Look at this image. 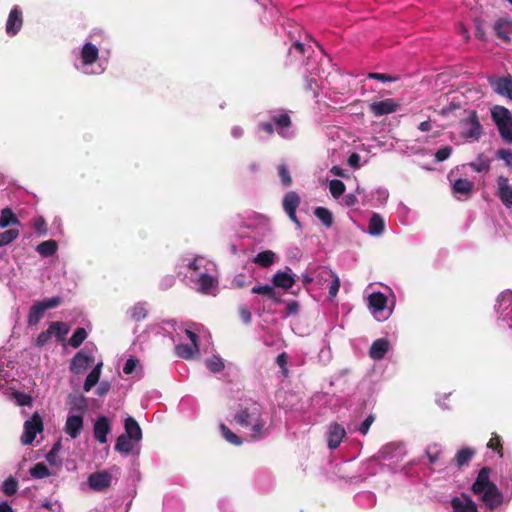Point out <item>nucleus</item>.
Segmentation results:
<instances>
[{
    "label": "nucleus",
    "instance_id": "nucleus-24",
    "mask_svg": "<svg viewBox=\"0 0 512 512\" xmlns=\"http://www.w3.org/2000/svg\"><path fill=\"white\" fill-rule=\"evenodd\" d=\"M494 31L498 38L505 42H509V35L512 33V21L508 19H499L494 24Z\"/></svg>",
    "mask_w": 512,
    "mask_h": 512
},
{
    "label": "nucleus",
    "instance_id": "nucleus-6",
    "mask_svg": "<svg viewBox=\"0 0 512 512\" xmlns=\"http://www.w3.org/2000/svg\"><path fill=\"white\" fill-rule=\"evenodd\" d=\"M112 475L106 471H97L89 475L88 485L94 491H104L111 486Z\"/></svg>",
    "mask_w": 512,
    "mask_h": 512
},
{
    "label": "nucleus",
    "instance_id": "nucleus-58",
    "mask_svg": "<svg viewBox=\"0 0 512 512\" xmlns=\"http://www.w3.org/2000/svg\"><path fill=\"white\" fill-rule=\"evenodd\" d=\"M451 154L452 148L450 146L442 147L435 153V160L437 162H443L447 160L451 156Z\"/></svg>",
    "mask_w": 512,
    "mask_h": 512
},
{
    "label": "nucleus",
    "instance_id": "nucleus-46",
    "mask_svg": "<svg viewBox=\"0 0 512 512\" xmlns=\"http://www.w3.org/2000/svg\"><path fill=\"white\" fill-rule=\"evenodd\" d=\"M345 189L346 186L341 180L333 179L329 183L330 193L336 199H338L340 196L344 194Z\"/></svg>",
    "mask_w": 512,
    "mask_h": 512
},
{
    "label": "nucleus",
    "instance_id": "nucleus-16",
    "mask_svg": "<svg viewBox=\"0 0 512 512\" xmlns=\"http://www.w3.org/2000/svg\"><path fill=\"white\" fill-rule=\"evenodd\" d=\"M251 428L250 437L252 440H260L269 435V428L266 426V420L262 418L261 413L255 417L252 424L249 426Z\"/></svg>",
    "mask_w": 512,
    "mask_h": 512
},
{
    "label": "nucleus",
    "instance_id": "nucleus-8",
    "mask_svg": "<svg viewBox=\"0 0 512 512\" xmlns=\"http://www.w3.org/2000/svg\"><path fill=\"white\" fill-rule=\"evenodd\" d=\"M399 106V103H397L394 99L387 98L382 101L372 102L370 104V112L375 117H380L396 112Z\"/></svg>",
    "mask_w": 512,
    "mask_h": 512
},
{
    "label": "nucleus",
    "instance_id": "nucleus-43",
    "mask_svg": "<svg viewBox=\"0 0 512 512\" xmlns=\"http://www.w3.org/2000/svg\"><path fill=\"white\" fill-rule=\"evenodd\" d=\"M1 489L6 496H13L18 490V481L13 476H9L4 480Z\"/></svg>",
    "mask_w": 512,
    "mask_h": 512
},
{
    "label": "nucleus",
    "instance_id": "nucleus-18",
    "mask_svg": "<svg viewBox=\"0 0 512 512\" xmlns=\"http://www.w3.org/2000/svg\"><path fill=\"white\" fill-rule=\"evenodd\" d=\"M345 429L338 423H333L329 427L328 432V447L330 449H336L339 447L342 439L345 437Z\"/></svg>",
    "mask_w": 512,
    "mask_h": 512
},
{
    "label": "nucleus",
    "instance_id": "nucleus-21",
    "mask_svg": "<svg viewBox=\"0 0 512 512\" xmlns=\"http://www.w3.org/2000/svg\"><path fill=\"white\" fill-rule=\"evenodd\" d=\"M451 506L455 512H477V506L469 497H454Z\"/></svg>",
    "mask_w": 512,
    "mask_h": 512
},
{
    "label": "nucleus",
    "instance_id": "nucleus-60",
    "mask_svg": "<svg viewBox=\"0 0 512 512\" xmlns=\"http://www.w3.org/2000/svg\"><path fill=\"white\" fill-rule=\"evenodd\" d=\"M238 313H239L240 318L242 319V321L245 324H250L251 323V321H252V313L250 312V310L245 305L239 306Z\"/></svg>",
    "mask_w": 512,
    "mask_h": 512
},
{
    "label": "nucleus",
    "instance_id": "nucleus-11",
    "mask_svg": "<svg viewBox=\"0 0 512 512\" xmlns=\"http://www.w3.org/2000/svg\"><path fill=\"white\" fill-rule=\"evenodd\" d=\"M497 196L504 206L512 207V186L509 184V179L502 175L497 178Z\"/></svg>",
    "mask_w": 512,
    "mask_h": 512
},
{
    "label": "nucleus",
    "instance_id": "nucleus-14",
    "mask_svg": "<svg viewBox=\"0 0 512 512\" xmlns=\"http://www.w3.org/2000/svg\"><path fill=\"white\" fill-rule=\"evenodd\" d=\"M260 413L261 411L256 405L252 408H243L234 416V420L243 427H249Z\"/></svg>",
    "mask_w": 512,
    "mask_h": 512
},
{
    "label": "nucleus",
    "instance_id": "nucleus-32",
    "mask_svg": "<svg viewBox=\"0 0 512 512\" xmlns=\"http://www.w3.org/2000/svg\"><path fill=\"white\" fill-rule=\"evenodd\" d=\"M198 283L199 291L204 294H209L211 289L216 286L217 281L213 276L203 273L200 275Z\"/></svg>",
    "mask_w": 512,
    "mask_h": 512
},
{
    "label": "nucleus",
    "instance_id": "nucleus-3",
    "mask_svg": "<svg viewBox=\"0 0 512 512\" xmlns=\"http://www.w3.org/2000/svg\"><path fill=\"white\" fill-rule=\"evenodd\" d=\"M460 126L462 127L461 136L465 139L478 141L483 133L482 125L475 110L470 111L468 117L460 121Z\"/></svg>",
    "mask_w": 512,
    "mask_h": 512
},
{
    "label": "nucleus",
    "instance_id": "nucleus-31",
    "mask_svg": "<svg viewBox=\"0 0 512 512\" xmlns=\"http://www.w3.org/2000/svg\"><path fill=\"white\" fill-rule=\"evenodd\" d=\"M275 261V253L271 250H265L256 255L254 263L263 267H270Z\"/></svg>",
    "mask_w": 512,
    "mask_h": 512
},
{
    "label": "nucleus",
    "instance_id": "nucleus-1",
    "mask_svg": "<svg viewBox=\"0 0 512 512\" xmlns=\"http://www.w3.org/2000/svg\"><path fill=\"white\" fill-rule=\"evenodd\" d=\"M257 127L267 135H273L276 132L280 137L287 138L292 120L287 112H272L269 120L260 121Z\"/></svg>",
    "mask_w": 512,
    "mask_h": 512
},
{
    "label": "nucleus",
    "instance_id": "nucleus-62",
    "mask_svg": "<svg viewBox=\"0 0 512 512\" xmlns=\"http://www.w3.org/2000/svg\"><path fill=\"white\" fill-rule=\"evenodd\" d=\"M374 420H375L374 415L371 414V415L367 416L366 419L359 426V429H358L359 432L362 435H366L368 433V431H369L370 426L374 422Z\"/></svg>",
    "mask_w": 512,
    "mask_h": 512
},
{
    "label": "nucleus",
    "instance_id": "nucleus-26",
    "mask_svg": "<svg viewBox=\"0 0 512 512\" xmlns=\"http://www.w3.org/2000/svg\"><path fill=\"white\" fill-rule=\"evenodd\" d=\"M124 428H125V432H126L124 435L128 436L129 438L133 439L134 441L141 440L142 430L134 418H132V417L126 418L125 423H124Z\"/></svg>",
    "mask_w": 512,
    "mask_h": 512
},
{
    "label": "nucleus",
    "instance_id": "nucleus-28",
    "mask_svg": "<svg viewBox=\"0 0 512 512\" xmlns=\"http://www.w3.org/2000/svg\"><path fill=\"white\" fill-rule=\"evenodd\" d=\"M102 365V362L98 363L87 375L83 385L84 391L89 392L98 383Z\"/></svg>",
    "mask_w": 512,
    "mask_h": 512
},
{
    "label": "nucleus",
    "instance_id": "nucleus-10",
    "mask_svg": "<svg viewBox=\"0 0 512 512\" xmlns=\"http://www.w3.org/2000/svg\"><path fill=\"white\" fill-rule=\"evenodd\" d=\"M22 25V11L19 6H14L8 15L6 22V33L10 36H15L21 30Z\"/></svg>",
    "mask_w": 512,
    "mask_h": 512
},
{
    "label": "nucleus",
    "instance_id": "nucleus-22",
    "mask_svg": "<svg viewBox=\"0 0 512 512\" xmlns=\"http://www.w3.org/2000/svg\"><path fill=\"white\" fill-rule=\"evenodd\" d=\"M272 283L277 288L288 290L295 284V279L293 275L285 271H278L273 275Z\"/></svg>",
    "mask_w": 512,
    "mask_h": 512
},
{
    "label": "nucleus",
    "instance_id": "nucleus-54",
    "mask_svg": "<svg viewBox=\"0 0 512 512\" xmlns=\"http://www.w3.org/2000/svg\"><path fill=\"white\" fill-rule=\"evenodd\" d=\"M33 227L35 231L40 235L47 234V224L43 217H37L33 219Z\"/></svg>",
    "mask_w": 512,
    "mask_h": 512
},
{
    "label": "nucleus",
    "instance_id": "nucleus-57",
    "mask_svg": "<svg viewBox=\"0 0 512 512\" xmlns=\"http://www.w3.org/2000/svg\"><path fill=\"white\" fill-rule=\"evenodd\" d=\"M368 78L375 79V80L382 81V82H393V81L398 80V77H396V76H391L389 74L376 73V72L369 73Z\"/></svg>",
    "mask_w": 512,
    "mask_h": 512
},
{
    "label": "nucleus",
    "instance_id": "nucleus-59",
    "mask_svg": "<svg viewBox=\"0 0 512 512\" xmlns=\"http://www.w3.org/2000/svg\"><path fill=\"white\" fill-rule=\"evenodd\" d=\"M250 283L251 281L247 280L246 275L243 273L237 274L232 281V285L236 288H244Z\"/></svg>",
    "mask_w": 512,
    "mask_h": 512
},
{
    "label": "nucleus",
    "instance_id": "nucleus-29",
    "mask_svg": "<svg viewBox=\"0 0 512 512\" xmlns=\"http://www.w3.org/2000/svg\"><path fill=\"white\" fill-rule=\"evenodd\" d=\"M474 184L468 179L459 178L453 184V192L469 196L473 191Z\"/></svg>",
    "mask_w": 512,
    "mask_h": 512
},
{
    "label": "nucleus",
    "instance_id": "nucleus-17",
    "mask_svg": "<svg viewBox=\"0 0 512 512\" xmlns=\"http://www.w3.org/2000/svg\"><path fill=\"white\" fill-rule=\"evenodd\" d=\"M65 432L72 438H77L83 430V416L70 415L65 423Z\"/></svg>",
    "mask_w": 512,
    "mask_h": 512
},
{
    "label": "nucleus",
    "instance_id": "nucleus-36",
    "mask_svg": "<svg viewBox=\"0 0 512 512\" xmlns=\"http://www.w3.org/2000/svg\"><path fill=\"white\" fill-rule=\"evenodd\" d=\"M132 441H134V440L129 438L128 436L122 434V435L118 436L114 448L118 452L128 454L133 449Z\"/></svg>",
    "mask_w": 512,
    "mask_h": 512
},
{
    "label": "nucleus",
    "instance_id": "nucleus-56",
    "mask_svg": "<svg viewBox=\"0 0 512 512\" xmlns=\"http://www.w3.org/2000/svg\"><path fill=\"white\" fill-rule=\"evenodd\" d=\"M253 294H260L264 296H274V289L270 285H258L254 286L251 290Z\"/></svg>",
    "mask_w": 512,
    "mask_h": 512
},
{
    "label": "nucleus",
    "instance_id": "nucleus-48",
    "mask_svg": "<svg viewBox=\"0 0 512 512\" xmlns=\"http://www.w3.org/2000/svg\"><path fill=\"white\" fill-rule=\"evenodd\" d=\"M277 170L282 185L284 187H289L293 181L287 166L285 164H280L278 165Z\"/></svg>",
    "mask_w": 512,
    "mask_h": 512
},
{
    "label": "nucleus",
    "instance_id": "nucleus-19",
    "mask_svg": "<svg viewBox=\"0 0 512 512\" xmlns=\"http://www.w3.org/2000/svg\"><path fill=\"white\" fill-rule=\"evenodd\" d=\"M491 469L489 467H483L478 472L477 478L475 482L472 485V491L474 494H480L482 491H484L486 488L489 487V485L494 484L490 481Z\"/></svg>",
    "mask_w": 512,
    "mask_h": 512
},
{
    "label": "nucleus",
    "instance_id": "nucleus-38",
    "mask_svg": "<svg viewBox=\"0 0 512 512\" xmlns=\"http://www.w3.org/2000/svg\"><path fill=\"white\" fill-rule=\"evenodd\" d=\"M314 215L325 225L331 227L333 225V215L330 210L325 207H316Z\"/></svg>",
    "mask_w": 512,
    "mask_h": 512
},
{
    "label": "nucleus",
    "instance_id": "nucleus-2",
    "mask_svg": "<svg viewBox=\"0 0 512 512\" xmlns=\"http://www.w3.org/2000/svg\"><path fill=\"white\" fill-rule=\"evenodd\" d=\"M62 303V298L59 296H55L52 298H47L42 301L35 302L29 310L27 323L29 326L36 325L44 316V313L48 309H53L58 307Z\"/></svg>",
    "mask_w": 512,
    "mask_h": 512
},
{
    "label": "nucleus",
    "instance_id": "nucleus-13",
    "mask_svg": "<svg viewBox=\"0 0 512 512\" xmlns=\"http://www.w3.org/2000/svg\"><path fill=\"white\" fill-rule=\"evenodd\" d=\"M490 84L497 94L507 96L509 99H512V77L510 75L493 80L491 79Z\"/></svg>",
    "mask_w": 512,
    "mask_h": 512
},
{
    "label": "nucleus",
    "instance_id": "nucleus-12",
    "mask_svg": "<svg viewBox=\"0 0 512 512\" xmlns=\"http://www.w3.org/2000/svg\"><path fill=\"white\" fill-rule=\"evenodd\" d=\"M491 117L498 130H502L506 124L512 126V114L504 106L496 105L491 109Z\"/></svg>",
    "mask_w": 512,
    "mask_h": 512
},
{
    "label": "nucleus",
    "instance_id": "nucleus-63",
    "mask_svg": "<svg viewBox=\"0 0 512 512\" xmlns=\"http://www.w3.org/2000/svg\"><path fill=\"white\" fill-rule=\"evenodd\" d=\"M339 288H340V279L338 276H335L331 280V284L329 286V296L332 298L335 297L339 291Z\"/></svg>",
    "mask_w": 512,
    "mask_h": 512
},
{
    "label": "nucleus",
    "instance_id": "nucleus-7",
    "mask_svg": "<svg viewBox=\"0 0 512 512\" xmlns=\"http://www.w3.org/2000/svg\"><path fill=\"white\" fill-rule=\"evenodd\" d=\"M93 362L94 357L81 350L73 356L70 364V371L76 375L82 374L93 364Z\"/></svg>",
    "mask_w": 512,
    "mask_h": 512
},
{
    "label": "nucleus",
    "instance_id": "nucleus-51",
    "mask_svg": "<svg viewBox=\"0 0 512 512\" xmlns=\"http://www.w3.org/2000/svg\"><path fill=\"white\" fill-rule=\"evenodd\" d=\"M306 53V49L304 47V44L301 43L299 40L295 41L290 49L288 50L289 55H293L296 59H299L303 57Z\"/></svg>",
    "mask_w": 512,
    "mask_h": 512
},
{
    "label": "nucleus",
    "instance_id": "nucleus-30",
    "mask_svg": "<svg viewBox=\"0 0 512 512\" xmlns=\"http://www.w3.org/2000/svg\"><path fill=\"white\" fill-rule=\"evenodd\" d=\"M58 244L55 240H46L38 244L36 247V251L42 257H50L54 255L57 251Z\"/></svg>",
    "mask_w": 512,
    "mask_h": 512
},
{
    "label": "nucleus",
    "instance_id": "nucleus-42",
    "mask_svg": "<svg viewBox=\"0 0 512 512\" xmlns=\"http://www.w3.org/2000/svg\"><path fill=\"white\" fill-rule=\"evenodd\" d=\"M220 430L225 440L235 446H240L243 441L242 439L232 432L225 424H220Z\"/></svg>",
    "mask_w": 512,
    "mask_h": 512
},
{
    "label": "nucleus",
    "instance_id": "nucleus-44",
    "mask_svg": "<svg viewBox=\"0 0 512 512\" xmlns=\"http://www.w3.org/2000/svg\"><path fill=\"white\" fill-rule=\"evenodd\" d=\"M30 475L36 479H43L50 476V471L44 463L39 462L30 469Z\"/></svg>",
    "mask_w": 512,
    "mask_h": 512
},
{
    "label": "nucleus",
    "instance_id": "nucleus-9",
    "mask_svg": "<svg viewBox=\"0 0 512 512\" xmlns=\"http://www.w3.org/2000/svg\"><path fill=\"white\" fill-rule=\"evenodd\" d=\"M480 494L482 495V501L491 510L502 504L503 495L495 484L489 485V487Z\"/></svg>",
    "mask_w": 512,
    "mask_h": 512
},
{
    "label": "nucleus",
    "instance_id": "nucleus-15",
    "mask_svg": "<svg viewBox=\"0 0 512 512\" xmlns=\"http://www.w3.org/2000/svg\"><path fill=\"white\" fill-rule=\"evenodd\" d=\"M111 430L110 422L106 416H99L94 424V437L104 444L107 442V435Z\"/></svg>",
    "mask_w": 512,
    "mask_h": 512
},
{
    "label": "nucleus",
    "instance_id": "nucleus-55",
    "mask_svg": "<svg viewBox=\"0 0 512 512\" xmlns=\"http://www.w3.org/2000/svg\"><path fill=\"white\" fill-rule=\"evenodd\" d=\"M51 337H52V330H50V327H49L47 330L42 331L38 335L36 342H35L36 346L37 347L45 346L50 341Z\"/></svg>",
    "mask_w": 512,
    "mask_h": 512
},
{
    "label": "nucleus",
    "instance_id": "nucleus-35",
    "mask_svg": "<svg viewBox=\"0 0 512 512\" xmlns=\"http://www.w3.org/2000/svg\"><path fill=\"white\" fill-rule=\"evenodd\" d=\"M176 354L183 359H191L194 355L199 354L200 349L193 345L178 344L175 347Z\"/></svg>",
    "mask_w": 512,
    "mask_h": 512
},
{
    "label": "nucleus",
    "instance_id": "nucleus-61",
    "mask_svg": "<svg viewBox=\"0 0 512 512\" xmlns=\"http://www.w3.org/2000/svg\"><path fill=\"white\" fill-rule=\"evenodd\" d=\"M138 364H139L138 359H136V358H134V357H130V358L126 361V363H125V365H124V367H123V372H124L125 374H128V375H129V374H132V373L135 371V369H136V367L138 366Z\"/></svg>",
    "mask_w": 512,
    "mask_h": 512
},
{
    "label": "nucleus",
    "instance_id": "nucleus-45",
    "mask_svg": "<svg viewBox=\"0 0 512 512\" xmlns=\"http://www.w3.org/2000/svg\"><path fill=\"white\" fill-rule=\"evenodd\" d=\"M50 330H52V335H55L59 339H63L65 335L69 332V327L66 323L56 321L50 324Z\"/></svg>",
    "mask_w": 512,
    "mask_h": 512
},
{
    "label": "nucleus",
    "instance_id": "nucleus-25",
    "mask_svg": "<svg viewBox=\"0 0 512 512\" xmlns=\"http://www.w3.org/2000/svg\"><path fill=\"white\" fill-rule=\"evenodd\" d=\"M369 307L374 314L382 312L387 304V297L381 292H374L368 297Z\"/></svg>",
    "mask_w": 512,
    "mask_h": 512
},
{
    "label": "nucleus",
    "instance_id": "nucleus-52",
    "mask_svg": "<svg viewBox=\"0 0 512 512\" xmlns=\"http://www.w3.org/2000/svg\"><path fill=\"white\" fill-rule=\"evenodd\" d=\"M487 446L489 449L496 451L500 457L503 456V447L501 444V439L497 434H493V437L490 439Z\"/></svg>",
    "mask_w": 512,
    "mask_h": 512
},
{
    "label": "nucleus",
    "instance_id": "nucleus-37",
    "mask_svg": "<svg viewBox=\"0 0 512 512\" xmlns=\"http://www.w3.org/2000/svg\"><path fill=\"white\" fill-rule=\"evenodd\" d=\"M474 455V451L470 448L460 449L455 456V462L458 468L467 465Z\"/></svg>",
    "mask_w": 512,
    "mask_h": 512
},
{
    "label": "nucleus",
    "instance_id": "nucleus-53",
    "mask_svg": "<svg viewBox=\"0 0 512 512\" xmlns=\"http://www.w3.org/2000/svg\"><path fill=\"white\" fill-rule=\"evenodd\" d=\"M496 156L498 159L503 160L508 167L512 168V151L510 149L501 148L497 150Z\"/></svg>",
    "mask_w": 512,
    "mask_h": 512
},
{
    "label": "nucleus",
    "instance_id": "nucleus-41",
    "mask_svg": "<svg viewBox=\"0 0 512 512\" xmlns=\"http://www.w3.org/2000/svg\"><path fill=\"white\" fill-rule=\"evenodd\" d=\"M87 338V332L84 328L78 327L69 339V345L78 348Z\"/></svg>",
    "mask_w": 512,
    "mask_h": 512
},
{
    "label": "nucleus",
    "instance_id": "nucleus-39",
    "mask_svg": "<svg viewBox=\"0 0 512 512\" xmlns=\"http://www.w3.org/2000/svg\"><path fill=\"white\" fill-rule=\"evenodd\" d=\"M491 160L483 154L478 155L477 160L471 162L470 167L476 172H488L490 170Z\"/></svg>",
    "mask_w": 512,
    "mask_h": 512
},
{
    "label": "nucleus",
    "instance_id": "nucleus-34",
    "mask_svg": "<svg viewBox=\"0 0 512 512\" xmlns=\"http://www.w3.org/2000/svg\"><path fill=\"white\" fill-rule=\"evenodd\" d=\"M68 404L71 410L84 412L87 408L86 398L81 394H70L68 396Z\"/></svg>",
    "mask_w": 512,
    "mask_h": 512
},
{
    "label": "nucleus",
    "instance_id": "nucleus-64",
    "mask_svg": "<svg viewBox=\"0 0 512 512\" xmlns=\"http://www.w3.org/2000/svg\"><path fill=\"white\" fill-rule=\"evenodd\" d=\"M300 305L297 301H289L286 305V316L296 315L299 312Z\"/></svg>",
    "mask_w": 512,
    "mask_h": 512
},
{
    "label": "nucleus",
    "instance_id": "nucleus-5",
    "mask_svg": "<svg viewBox=\"0 0 512 512\" xmlns=\"http://www.w3.org/2000/svg\"><path fill=\"white\" fill-rule=\"evenodd\" d=\"M301 202L300 196L295 191H290L286 193L283 197V209L285 213L288 215L289 219L295 223L298 227L301 226V223L296 215V210L299 207Z\"/></svg>",
    "mask_w": 512,
    "mask_h": 512
},
{
    "label": "nucleus",
    "instance_id": "nucleus-49",
    "mask_svg": "<svg viewBox=\"0 0 512 512\" xmlns=\"http://www.w3.org/2000/svg\"><path fill=\"white\" fill-rule=\"evenodd\" d=\"M336 275L335 272L332 270L326 268V267H320L317 270L316 279L319 284H323L324 282L328 280H332Z\"/></svg>",
    "mask_w": 512,
    "mask_h": 512
},
{
    "label": "nucleus",
    "instance_id": "nucleus-4",
    "mask_svg": "<svg viewBox=\"0 0 512 512\" xmlns=\"http://www.w3.org/2000/svg\"><path fill=\"white\" fill-rule=\"evenodd\" d=\"M43 430V420L38 413H34L32 417L24 423V432L21 436L23 445H30L35 440L36 434Z\"/></svg>",
    "mask_w": 512,
    "mask_h": 512
},
{
    "label": "nucleus",
    "instance_id": "nucleus-27",
    "mask_svg": "<svg viewBox=\"0 0 512 512\" xmlns=\"http://www.w3.org/2000/svg\"><path fill=\"white\" fill-rule=\"evenodd\" d=\"M385 223L383 218L377 214L374 213L370 220L368 225V232L372 236H379L384 232Z\"/></svg>",
    "mask_w": 512,
    "mask_h": 512
},
{
    "label": "nucleus",
    "instance_id": "nucleus-20",
    "mask_svg": "<svg viewBox=\"0 0 512 512\" xmlns=\"http://www.w3.org/2000/svg\"><path fill=\"white\" fill-rule=\"evenodd\" d=\"M98 57L99 50L94 44L87 42L83 45L81 49V62L84 66L92 65L97 61Z\"/></svg>",
    "mask_w": 512,
    "mask_h": 512
},
{
    "label": "nucleus",
    "instance_id": "nucleus-50",
    "mask_svg": "<svg viewBox=\"0 0 512 512\" xmlns=\"http://www.w3.org/2000/svg\"><path fill=\"white\" fill-rule=\"evenodd\" d=\"M206 365H207L208 369L213 373L220 372L224 369V363H223L222 359L220 357H216V356H214L211 359H208L206 361Z\"/></svg>",
    "mask_w": 512,
    "mask_h": 512
},
{
    "label": "nucleus",
    "instance_id": "nucleus-40",
    "mask_svg": "<svg viewBox=\"0 0 512 512\" xmlns=\"http://www.w3.org/2000/svg\"><path fill=\"white\" fill-rule=\"evenodd\" d=\"M129 314L133 321L139 322L147 317L148 310L143 304L137 303L130 308Z\"/></svg>",
    "mask_w": 512,
    "mask_h": 512
},
{
    "label": "nucleus",
    "instance_id": "nucleus-23",
    "mask_svg": "<svg viewBox=\"0 0 512 512\" xmlns=\"http://www.w3.org/2000/svg\"><path fill=\"white\" fill-rule=\"evenodd\" d=\"M389 349V341L386 339H377L375 340L370 349L369 356L374 360H381L384 358L385 354Z\"/></svg>",
    "mask_w": 512,
    "mask_h": 512
},
{
    "label": "nucleus",
    "instance_id": "nucleus-33",
    "mask_svg": "<svg viewBox=\"0 0 512 512\" xmlns=\"http://www.w3.org/2000/svg\"><path fill=\"white\" fill-rule=\"evenodd\" d=\"M19 220L16 215L13 213L12 209L9 207H5L1 210L0 215V227L6 228L9 225L19 224Z\"/></svg>",
    "mask_w": 512,
    "mask_h": 512
},
{
    "label": "nucleus",
    "instance_id": "nucleus-47",
    "mask_svg": "<svg viewBox=\"0 0 512 512\" xmlns=\"http://www.w3.org/2000/svg\"><path fill=\"white\" fill-rule=\"evenodd\" d=\"M19 235L17 229H9L0 233V247L6 246L13 242Z\"/></svg>",
    "mask_w": 512,
    "mask_h": 512
}]
</instances>
